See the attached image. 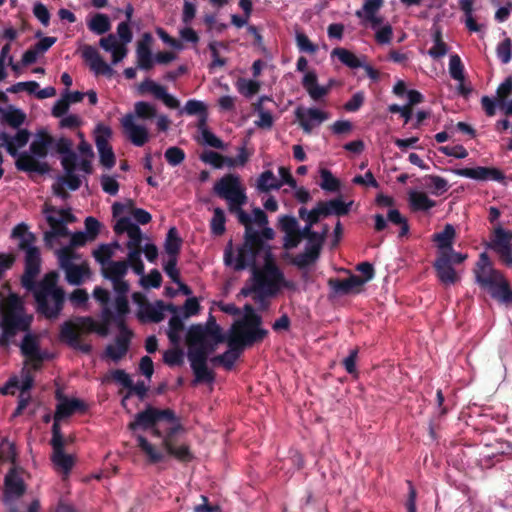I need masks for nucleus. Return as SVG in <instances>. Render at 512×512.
Segmentation results:
<instances>
[{
    "label": "nucleus",
    "mask_w": 512,
    "mask_h": 512,
    "mask_svg": "<svg viewBox=\"0 0 512 512\" xmlns=\"http://www.w3.org/2000/svg\"><path fill=\"white\" fill-rule=\"evenodd\" d=\"M32 322L33 315L27 313L18 294L10 293L5 297L0 292V348L8 347L18 333L26 332L20 344L21 352L31 361L41 363L44 356L40 351L38 336L30 333Z\"/></svg>",
    "instance_id": "1"
},
{
    "label": "nucleus",
    "mask_w": 512,
    "mask_h": 512,
    "mask_svg": "<svg viewBox=\"0 0 512 512\" xmlns=\"http://www.w3.org/2000/svg\"><path fill=\"white\" fill-rule=\"evenodd\" d=\"M262 251L253 250L250 253H245L242 259L244 267L237 268L239 256L234 259L232 241L228 243L224 250L225 265H233L235 271H242L247 268L251 271L250 280L240 290V294L244 297L252 295L253 291H261L266 293V295L278 294V281L281 280V269L272 260L269 250L266 252L265 264L260 268L256 263V258Z\"/></svg>",
    "instance_id": "2"
},
{
    "label": "nucleus",
    "mask_w": 512,
    "mask_h": 512,
    "mask_svg": "<svg viewBox=\"0 0 512 512\" xmlns=\"http://www.w3.org/2000/svg\"><path fill=\"white\" fill-rule=\"evenodd\" d=\"M160 421L171 423L172 426L165 431L163 438V448L168 456H171L182 463L191 462L194 458L187 444L176 445V434L184 431V426L175 412L170 409H158L151 405H147L145 410L138 412L134 416V420L128 424L131 431L149 430L154 428Z\"/></svg>",
    "instance_id": "3"
},
{
    "label": "nucleus",
    "mask_w": 512,
    "mask_h": 512,
    "mask_svg": "<svg viewBox=\"0 0 512 512\" xmlns=\"http://www.w3.org/2000/svg\"><path fill=\"white\" fill-rule=\"evenodd\" d=\"M188 345L187 357L190 362L191 369L194 373V383H211L215 379V374L207 366L208 357L216 350V340L204 337V340Z\"/></svg>",
    "instance_id": "4"
},
{
    "label": "nucleus",
    "mask_w": 512,
    "mask_h": 512,
    "mask_svg": "<svg viewBox=\"0 0 512 512\" xmlns=\"http://www.w3.org/2000/svg\"><path fill=\"white\" fill-rule=\"evenodd\" d=\"M95 330L96 322L91 317H78L76 322L68 320L61 325L59 338L71 348L90 354L92 345L81 341L80 332H94Z\"/></svg>",
    "instance_id": "5"
},
{
    "label": "nucleus",
    "mask_w": 512,
    "mask_h": 512,
    "mask_svg": "<svg viewBox=\"0 0 512 512\" xmlns=\"http://www.w3.org/2000/svg\"><path fill=\"white\" fill-rule=\"evenodd\" d=\"M214 193L228 203V209L232 214L237 215L242 206L247 202V196L241 187L240 179L237 175L227 174L218 180L214 187Z\"/></svg>",
    "instance_id": "6"
},
{
    "label": "nucleus",
    "mask_w": 512,
    "mask_h": 512,
    "mask_svg": "<svg viewBox=\"0 0 512 512\" xmlns=\"http://www.w3.org/2000/svg\"><path fill=\"white\" fill-rule=\"evenodd\" d=\"M28 240L19 241L18 249L25 253L24 272L21 276V284L27 290H32L35 286V279L41 271V253L35 245L36 236L29 235Z\"/></svg>",
    "instance_id": "7"
},
{
    "label": "nucleus",
    "mask_w": 512,
    "mask_h": 512,
    "mask_svg": "<svg viewBox=\"0 0 512 512\" xmlns=\"http://www.w3.org/2000/svg\"><path fill=\"white\" fill-rule=\"evenodd\" d=\"M59 266L65 271L66 280L71 285H81L85 277L91 274L90 267L87 262L80 265L73 263V260L79 259L80 255L71 252L69 248H60L56 251Z\"/></svg>",
    "instance_id": "8"
},
{
    "label": "nucleus",
    "mask_w": 512,
    "mask_h": 512,
    "mask_svg": "<svg viewBox=\"0 0 512 512\" xmlns=\"http://www.w3.org/2000/svg\"><path fill=\"white\" fill-rule=\"evenodd\" d=\"M239 223L245 226L243 244L237 250L239 256V263L237 268H243L244 264L242 259L245 253H250L253 250H265L266 244L261 239L260 233L252 227V218L243 209L236 215Z\"/></svg>",
    "instance_id": "9"
},
{
    "label": "nucleus",
    "mask_w": 512,
    "mask_h": 512,
    "mask_svg": "<svg viewBox=\"0 0 512 512\" xmlns=\"http://www.w3.org/2000/svg\"><path fill=\"white\" fill-rule=\"evenodd\" d=\"M59 275L56 271H51L45 274L43 279L39 283H35L33 293H38V298L41 306L45 305L46 298L52 297L57 304L62 300V295H65V291L58 285Z\"/></svg>",
    "instance_id": "10"
},
{
    "label": "nucleus",
    "mask_w": 512,
    "mask_h": 512,
    "mask_svg": "<svg viewBox=\"0 0 512 512\" xmlns=\"http://www.w3.org/2000/svg\"><path fill=\"white\" fill-rule=\"evenodd\" d=\"M486 247L495 251L506 264H512V231L505 230L501 226H497L493 230V234Z\"/></svg>",
    "instance_id": "11"
},
{
    "label": "nucleus",
    "mask_w": 512,
    "mask_h": 512,
    "mask_svg": "<svg viewBox=\"0 0 512 512\" xmlns=\"http://www.w3.org/2000/svg\"><path fill=\"white\" fill-rule=\"evenodd\" d=\"M204 337H210L216 340V343L225 341V337L221 333V328L212 315L209 316L205 325L193 324L189 327L186 334V342L194 344L204 340Z\"/></svg>",
    "instance_id": "12"
},
{
    "label": "nucleus",
    "mask_w": 512,
    "mask_h": 512,
    "mask_svg": "<svg viewBox=\"0 0 512 512\" xmlns=\"http://www.w3.org/2000/svg\"><path fill=\"white\" fill-rule=\"evenodd\" d=\"M110 136L111 129L109 127L98 126L95 144L99 152L100 163L107 169H111L116 163L115 154L109 144Z\"/></svg>",
    "instance_id": "13"
},
{
    "label": "nucleus",
    "mask_w": 512,
    "mask_h": 512,
    "mask_svg": "<svg viewBox=\"0 0 512 512\" xmlns=\"http://www.w3.org/2000/svg\"><path fill=\"white\" fill-rule=\"evenodd\" d=\"M165 311L175 314L178 307L172 303L165 304L162 300H157L155 304L146 303L138 313V318L142 322L160 323L165 318Z\"/></svg>",
    "instance_id": "14"
},
{
    "label": "nucleus",
    "mask_w": 512,
    "mask_h": 512,
    "mask_svg": "<svg viewBox=\"0 0 512 512\" xmlns=\"http://www.w3.org/2000/svg\"><path fill=\"white\" fill-rule=\"evenodd\" d=\"M121 126L128 139L137 147H142L149 140L148 129L144 125L135 123L132 113L126 114L121 119Z\"/></svg>",
    "instance_id": "15"
},
{
    "label": "nucleus",
    "mask_w": 512,
    "mask_h": 512,
    "mask_svg": "<svg viewBox=\"0 0 512 512\" xmlns=\"http://www.w3.org/2000/svg\"><path fill=\"white\" fill-rule=\"evenodd\" d=\"M294 113L299 125L307 134L311 133L316 125L328 119V113L317 108L297 107Z\"/></svg>",
    "instance_id": "16"
},
{
    "label": "nucleus",
    "mask_w": 512,
    "mask_h": 512,
    "mask_svg": "<svg viewBox=\"0 0 512 512\" xmlns=\"http://www.w3.org/2000/svg\"><path fill=\"white\" fill-rule=\"evenodd\" d=\"M453 172L458 176L480 181L493 180L502 182L505 179L504 173L495 167L478 166L475 168H459L455 169Z\"/></svg>",
    "instance_id": "17"
},
{
    "label": "nucleus",
    "mask_w": 512,
    "mask_h": 512,
    "mask_svg": "<svg viewBox=\"0 0 512 512\" xmlns=\"http://www.w3.org/2000/svg\"><path fill=\"white\" fill-rule=\"evenodd\" d=\"M114 232L117 235L127 233L129 241L127 248H142L143 234L140 227L133 223L129 217H121L114 225Z\"/></svg>",
    "instance_id": "18"
},
{
    "label": "nucleus",
    "mask_w": 512,
    "mask_h": 512,
    "mask_svg": "<svg viewBox=\"0 0 512 512\" xmlns=\"http://www.w3.org/2000/svg\"><path fill=\"white\" fill-rule=\"evenodd\" d=\"M82 57L89 64L90 70L96 75L111 77L114 74L112 67L103 60L94 46L84 45L82 48Z\"/></svg>",
    "instance_id": "19"
},
{
    "label": "nucleus",
    "mask_w": 512,
    "mask_h": 512,
    "mask_svg": "<svg viewBox=\"0 0 512 512\" xmlns=\"http://www.w3.org/2000/svg\"><path fill=\"white\" fill-rule=\"evenodd\" d=\"M364 284L365 280H362V277L355 274H350L346 279L330 278L328 280V286L334 295L359 293Z\"/></svg>",
    "instance_id": "20"
},
{
    "label": "nucleus",
    "mask_w": 512,
    "mask_h": 512,
    "mask_svg": "<svg viewBox=\"0 0 512 512\" xmlns=\"http://www.w3.org/2000/svg\"><path fill=\"white\" fill-rule=\"evenodd\" d=\"M153 37L149 32H145L137 43L136 57L138 68L148 71L154 65L151 44Z\"/></svg>",
    "instance_id": "21"
},
{
    "label": "nucleus",
    "mask_w": 512,
    "mask_h": 512,
    "mask_svg": "<svg viewBox=\"0 0 512 512\" xmlns=\"http://www.w3.org/2000/svg\"><path fill=\"white\" fill-rule=\"evenodd\" d=\"M433 268L436 272L438 280L443 285H454L460 280V276L449 263L447 256L444 254L442 256L436 257L433 263Z\"/></svg>",
    "instance_id": "22"
},
{
    "label": "nucleus",
    "mask_w": 512,
    "mask_h": 512,
    "mask_svg": "<svg viewBox=\"0 0 512 512\" xmlns=\"http://www.w3.org/2000/svg\"><path fill=\"white\" fill-rule=\"evenodd\" d=\"M15 161V166L17 170L27 173H38V174H46L50 170V166L46 162L38 161L34 155L28 152L19 153Z\"/></svg>",
    "instance_id": "23"
},
{
    "label": "nucleus",
    "mask_w": 512,
    "mask_h": 512,
    "mask_svg": "<svg viewBox=\"0 0 512 512\" xmlns=\"http://www.w3.org/2000/svg\"><path fill=\"white\" fill-rule=\"evenodd\" d=\"M229 349L224 353L214 356L210 359L214 365H222L226 370H231L235 362L240 357L243 348L238 344V339L232 336L227 341Z\"/></svg>",
    "instance_id": "24"
},
{
    "label": "nucleus",
    "mask_w": 512,
    "mask_h": 512,
    "mask_svg": "<svg viewBox=\"0 0 512 512\" xmlns=\"http://www.w3.org/2000/svg\"><path fill=\"white\" fill-rule=\"evenodd\" d=\"M29 138L30 132L27 129H19L14 136L1 132L0 140L2 143L0 147H5L12 157H16L19 154L18 149L24 147L28 143Z\"/></svg>",
    "instance_id": "25"
},
{
    "label": "nucleus",
    "mask_w": 512,
    "mask_h": 512,
    "mask_svg": "<svg viewBox=\"0 0 512 512\" xmlns=\"http://www.w3.org/2000/svg\"><path fill=\"white\" fill-rule=\"evenodd\" d=\"M35 300V310L38 315L43 316L45 319L50 321L56 320L59 318L66 301V295H62V300L59 304L54 302L55 300L52 297L48 296L45 301V305L41 306L38 298V293H33Z\"/></svg>",
    "instance_id": "26"
},
{
    "label": "nucleus",
    "mask_w": 512,
    "mask_h": 512,
    "mask_svg": "<svg viewBox=\"0 0 512 512\" xmlns=\"http://www.w3.org/2000/svg\"><path fill=\"white\" fill-rule=\"evenodd\" d=\"M56 398L60 401L56 406V419L62 420L73 415L75 412H84L86 410V404L79 399H68L61 395L60 392L56 393Z\"/></svg>",
    "instance_id": "27"
},
{
    "label": "nucleus",
    "mask_w": 512,
    "mask_h": 512,
    "mask_svg": "<svg viewBox=\"0 0 512 512\" xmlns=\"http://www.w3.org/2000/svg\"><path fill=\"white\" fill-rule=\"evenodd\" d=\"M509 285V282L506 280L502 272H499L497 276H493L489 279H483L482 284L479 286L488 291L492 298L502 302L505 294L504 291L508 289Z\"/></svg>",
    "instance_id": "28"
},
{
    "label": "nucleus",
    "mask_w": 512,
    "mask_h": 512,
    "mask_svg": "<svg viewBox=\"0 0 512 512\" xmlns=\"http://www.w3.org/2000/svg\"><path fill=\"white\" fill-rule=\"evenodd\" d=\"M301 84L309 96L315 101L320 100L330 91V86H320L318 84V77L315 71H308L304 75Z\"/></svg>",
    "instance_id": "29"
},
{
    "label": "nucleus",
    "mask_w": 512,
    "mask_h": 512,
    "mask_svg": "<svg viewBox=\"0 0 512 512\" xmlns=\"http://www.w3.org/2000/svg\"><path fill=\"white\" fill-rule=\"evenodd\" d=\"M268 335V331L260 326L254 328L239 329L232 337L238 339V344L244 349L254 343L261 342Z\"/></svg>",
    "instance_id": "30"
},
{
    "label": "nucleus",
    "mask_w": 512,
    "mask_h": 512,
    "mask_svg": "<svg viewBox=\"0 0 512 512\" xmlns=\"http://www.w3.org/2000/svg\"><path fill=\"white\" fill-rule=\"evenodd\" d=\"M473 272L475 282L478 285H481L483 279H489L492 278L493 276H497L500 271L493 267L489 255L486 252H482L479 255V259L475 265Z\"/></svg>",
    "instance_id": "31"
},
{
    "label": "nucleus",
    "mask_w": 512,
    "mask_h": 512,
    "mask_svg": "<svg viewBox=\"0 0 512 512\" xmlns=\"http://www.w3.org/2000/svg\"><path fill=\"white\" fill-rule=\"evenodd\" d=\"M0 114L2 123L7 124L14 129H19L26 120V114L21 109L16 108L13 105H9L6 108L0 106Z\"/></svg>",
    "instance_id": "32"
},
{
    "label": "nucleus",
    "mask_w": 512,
    "mask_h": 512,
    "mask_svg": "<svg viewBox=\"0 0 512 512\" xmlns=\"http://www.w3.org/2000/svg\"><path fill=\"white\" fill-rule=\"evenodd\" d=\"M53 143L54 138L47 132L41 131L30 144V153L38 158H45L48 155V150Z\"/></svg>",
    "instance_id": "33"
},
{
    "label": "nucleus",
    "mask_w": 512,
    "mask_h": 512,
    "mask_svg": "<svg viewBox=\"0 0 512 512\" xmlns=\"http://www.w3.org/2000/svg\"><path fill=\"white\" fill-rule=\"evenodd\" d=\"M129 338L124 336H118L115 340V345L109 344L105 349V356L118 362L128 352L129 349Z\"/></svg>",
    "instance_id": "34"
},
{
    "label": "nucleus",
    "mask_w": 512,
    "mask_h": 512,
    "mask_svg": "<svg viewBox=\"0 0 512 512\" xmlns=\"http://www.w3.org/2000/svg\"><path fill=\"white\" fill-rule=\"evenodd\" d=\"M5 489L8 494L20 497L25 493L26 487L23 479L17 474L14 468L10 469L5 476Z\"/></svg>",
    "instance_id": "35"
},
{
    "label": "nucleus",
    "mask_w": 512,
    "mask_h": 512,
    "mask_svg": "<svg viewBox=\"0 0 512 512\" xmlns=\"http://www.w3.org/2000/svg\"><path fill=\"white\" fill-rule=\"evenodd\" d=\"M128 272V263L124 261H110L101 268L102 276L110 281L124 278Z\"/></svg>",
    "instance_id": "36"
},
{
    "label": "nucleus",
    "mask_w": 512,
    "mask_h": 512,
    "mask_svg": "<svg viewBox=\"0 0 512 512\" xmlns=\"http://www.w3.org/2000/svg\"><path fill=\"white\" fill-rule=\"evenodd\" d=\"M456 232L451 224H446L441 232L434 233L432 240L437 244L438 252H443L453 246Z\"/></svg>",
    "instance_id": "37"
},
{
    "label": "nucleus",
    "mask_w": 512,
    "mask_h": 512,
    "mask_svg": "<svg viewBox=\"0 0 512 512\" xmlns=\"http://www.w3.org/2000/svg\"><path fill=\"white\" fill-rule=\"evenodd\" d=\"M138 447L147 456L148 462L151 464H157L165 460L166 455L160 450L156 449L144 436L138 435L136 437Z\"/></svg>",
    "instance_id": "38"
},
{
    "label": "nucleus",
    "mask_w": 512,
    "mask_h": 512,
    "mask_svg": "<svg viewBox=\"0 0 512 512\" xmlns=\"http://www.w3.org/2000/svg\"><path fill=\"white\" fill-rule=\"evenodd\" d=\"M52 461L65 474H68L74 466L73 457L64 452V444L59 447L53 446Z\"/></svg>",
    "instance_id": "39"
},
{
    "label": "nucleus",
    "mask_w": 512,
    "mask_h": 512,
    "mask_svg": "<svg viewBox=\"0 0 512 512\" xmlns=\"http://www.w3.org/2000/svg\"><path fill=\"white\" fill-rule=\"evenodd\" d=\"M409 205L411 210L428 211L436 205V202L430 199L424 192L411 191L409 193Z\"/></svg>",
    "instance_id": "40"
},
{
    "label": "nucleus",
    "mask_w": 512,
    "mask_h": 512,
    "mask_svg": "<svg viewBox=\"0 0 512 512\" xmlns=\"http://www.w3.org/2000/svg\"><path fill=\"white\" fill-rule=\"evenodd\" d=\"M331 56H336L342 64L351 69H356L363 66V63L360 61V59L353 52L346 48H334L331 52Z\"/></svg>",
    "instance_id": "41"
},
{
    "label": "nucleus",
    "mask_w": 512,
    "mask_h": 512,
    "mask_svg": "<svg viewBox=\"0 0 512 512\" xmlns=\"http://www.w3.org/2000/svg\"><path fill=\"white\" fill-rule=\"evenodd\" d=\"M88 29L97 34V35H103L110 31L111 29V22L109 17L106 14L103 13H96L88 22H87Z\"/></svg>",
    "instance_id": "42"
},
{
    "label": "nucleus",
    "mask_w": 512,
    "mask_h": 512,
    "mask_svg": "<svg viewBox=\"0 0 512 512\" xmlns=\"http://www.w3.org/2000/svg\"><path fill=\"white\" fill-rule=\"evenodd\" d=\"M322 209H326L329 215L345 216L349 213L352 202L345 203L341 197L329 201H320Z\"/></svg>",
    "instance_id": "43"
},
{
    "label": "nucleus",
    "mask_w": 512,
    "mask_h": 512,
    "mask_svg": "<svg viewBox=\"0 0 512 512\" xmlns=\"http://www.w3.org/2000/svg\"><path fill=\"white\" fill-rule=\"evenodd\" d=\"M256 186L260 192H269L273 189H280L282 182H279L271 170H266L259 175Z\"/></svg>",
    "instance_id": "44"
},
{
    "label": "nucleus",
    "mask_w": 512,
    "mask_h": 512,
    "mask_svg": "<svg viewBox=\"0 0 512 512\" xmlns=\"http://www.w3.org/2000/svg\"><path fill=\"white\" fill-rule=\"evenodd\" d=\"M182 240L178 236L177 229L175 227H172L169 229L166 240H165V251L168 254V257H178V254L180 252Z\"/></svg>",
    "instance_id": "45"
},
{
    "label": "nucleus",
    "mask_w": 512,
    "mask_h": 512,
    "mask_svg": "<svg viewBox=\"0 0 512 512\" xmlns=\"http://www.w3.org/2000/svg\"><path fill=\"white\" fill-rule=\"evenodd\" d=\"M226 217L224 210L220 207H216L213 210V216L210 221V229L213 235L222 236L225 231Z\"/></svg>",
    "instance_id": "46"
},
{
    "label": "nucleus",
    "mask_w": 512,
    "mask_h": 512,
    "mask_svg": "<svg viewBox=\"0 0 512 512\" xmlns=\"http://www.w3.org/2000/svg\"><path fill=\"white\" fill-rule=\"evenodd\" d=\"M200 159L209 163L215 168H221L225 163L229 166L235 165V161L232 158L225 157L215 151H206L201 154Z\"/></svg>",
    "instance_id": "47"
},
{
    "label": "nucleus",
    "mask_w": 512,
    "mask_h": 512,
    "mask_svg": "<svg viewBox=\"0 0 512 512\" xmlns=\"http://www.w3.org/2000/svg\"><path fill=\"white\" fill-rule=\"evenodd\" d=\"M169 329L167 332V336L171 343L177 344L180 341V332L184 330V323L182 318L177 315V313L173 314V316L169 320Z\"/></svg>",
    "instance_id": "48"
},
{
    "label": "nucleus",
    "mask_w": 512,
    "mask_h": 512,
    "mask_svg": "<svg viewBox=\"0 0 512 512\" xmlns=\"http://www.w3.org/2000/svg\"><path fill=\"white\" fill-rule=\"evenodd\" d=\"M184 111L188 115H202L198 127L201 128L206 125V106L203 102L195 99L188 100L185 104Z\"/></svg>",
    "instance_id": "49"
},
{
    "label": "nucleus",
    "mask_w": 512,
    "mask_h": 512,
    "mask_svg": "<svg viewBox=\"0 0 512 512\" xmlns=\"http://www.w3.org/2000/svg\"><path fill=\"white\" fill-rule=\"evenodd\" d=\"M236 88L241 95L246 98H251L259 92L261 85L255 80L239 78L236 82Z\"/></svg>",
    "instance_id": "50"
},
{
    "label": "nucleus",
    "mask_w": 512,
    "mask_h": 512,
    "mask_svg": "<svg viewBox=\"0 0 512 512\" xmlns=\"http://www.w3.org/2000/svg\"><path fill=\"white\" fill-rule=\"evenodd\" d=\"M134 118L150 120L156 117L157 110L154 105L145 101H138L134 104Z\"/></svg>",
    "instance_id": "51"
},
{
    "label": "nucleus",
    "mask_w": 512,
    "mask_h": 512,
    "mask_svg": "<svg viewBox=\"0 0 512 512\" xmlns=\"http://www.w3.org/2000/svg\"><path fill=\"white\" fill-rule=\"evenodd\" d=\"M321 183L320 187L329 192H336L340 189V181L333 176L332 172L328 169H321L320 171Z\"/></svg>",
    "instance_id": "52"
},
{
    "label": "nucleus",
    "mask_w": 512,
    "mask_h": 512,
    "mask_svg": "<svg viewBox=\"0 0 512 512\" xmlns=\"http://www.w3.org/2000/svg\"><path fill=\"white\" fill-rule=\"evenodd\" d=\"M244 311V321L240 324V329L254 328L261 325L262 317L255 312L252 305L246 304Z\"/></svg>",
    "instance_id": "53"
},
{
    "label": "nucleus",
    "mask_w": 512,
    "mask_h": 512,
    "mask_svg": "<svg viewBox=\"0 0 512 512\" xmlns=\"http://www.w3.org/2000/svg\"><path fill=\"white\" fill-rule=\"evenodd\" d=\"M424 179L427 187L432 188V193L435 195H441L449 188L448 181L443 177L437 175H426Z\"/></svg>",
    "instance_id": "54"
},
{
    "label": "nucleus",
    "mask_w": 512,
    "mask_h": 512,
    "mask_svg": "<svg viewBox=\"0 0 512 512\" xmlns=\"http://www.w3.org/2000/svg\"><path fill=\"white\" fill-rule=\"evenodd\" d=\"M449 73L450 76L459 82L465 79L464 66L458 54H452L449 60Z\"/></svg>",
    "instance_id": "55"
},
{
    "label": "nucleus",
    "mask_w": 512,
    "mask_h": 512,
    "mask_svg": "<svg viewBox=\"0 0 512 512\" xmlns=\"http://www.w3.org/2000/svg\"><path fill=\"white\" fill-rule=\"evenodd\" d=\"M92 255L102 268L112 261L111 258L114 255V251L109 244H101L92 252Z\"/></svg>",
    "instance_id": "56"
},
{
    "label": "nucleus",
    "mask_w": 512,
    "mask_h": 512,
    "mask_svg": "<svg viewBox=\"0 0 512 512\" xmlns=\"http://www.w3.org/2000/svg\"><path fill=\"white\" fill-rule=\"evenodd\" d=\"M295 40L297 48L300 52L315 54L318 51V45L311 42L308 36L303 32L297 31Z\"/></svg>",
    "instance_id": "57"
},
{
    "label": "nucleus",
    "mask_w": 512,
    "mask_h": 512,
    "mask_svg": "<svg viewBox=\"0 0 512 512\" xmlns=\"http://www.w3.org/2000/svg\"><path fill=\"white\" fill-rule=\"evenodd\" d=\"M115 309L119 320V328L125 330L124 316L129 313V302L127 296L117 295L115 298Z\"/></svg>",
    "instance_id": "58"
},
{
    "label": "nucleus",
    "mask_w": 512,
    "mask_h": 512,
    "mask_svg": "<svg viewBox=\"0 0 512 512\" xmlns=\"http://www.w3.org/2000/svg\"><path fill=\"white\" fill-rule=\"evenodd\" d=\"M496 54L498 59L503 64H507L512 59V41L509 37H506L496 47Z\"/></svg>",
    "instance_id": "59"
},
{
    "label": "nucleus",
    "mask_w": 512,
    "mask_h": 512,
    "mask_svg": "<svg viewBox=\"0 0 512 512\" xmlns=\"http://www.w3.org/2000/svg\"><path fill=\"white\" fill-rule=\"evenodd\" d=\"M163 361L169 366H181L184 363V352L180 348L169 349L164 352Z\"/></svg>",
    "instance_id": "60"
},
{
    "label": "nucleus",
    "mask_w": 512,
    "mask_h": 512,
    "mask_svg": "<svg viewBox=\"0 0 512 512\" xmlns=\"http://www.w3.org/2000/svg\"><path fill=\"white\" fill-rule=\"evenodd\" d=\"M383 3L384 0H365L362 10H358L356 12V16L362 18L365 16H372L373 14H377L383 6Z\"/></svg>",
    "instance_id": "61"
},
{
    "label": "nucleus",
    "mask_w": 512,
    "mask_h": 512,
    "mask_svg": "<svg viewBox=\"0 0 512 512\" xmlns=\"http://www.w3.org/2000/svg\"><path fill=\"white\" fill-rule=\"evenodd\" d=\"M165 159L171 166H178L185 160V152L183 149L172 146L165 151Z\"/></svg>",
    "instance_id": "62"
},
{
    "label": "nucleus",
    "mask_w": 512,
    "mask_h": 512,
    "mask_svg": "<svg viewBox=\"0 0 512 512\" xmlns=\"http://www.w3.org/2000/svg\"><path fill=\"white\" fill-rule=\"evenodd\" d=\"M497 102L501 106L506 104V99L512 94V76L507 77L497 88Z\"/></svg>",
    "instance_id": "63"
},
{
    "label": "nucleus",
    "mask_w": 512,
    "mask_h": 512,
    "mask_svg": "<svg viewBox=\"0 0 512 512\" xmlns=\"http://www.w3.org/2000/svg\"><path fill=\"white\" fill-rule=\"evenodd\" d=\"M148 388L143 381H138L136 384L132 382V386L128 387V392L121 401L122 406L126 405V400L135 394L140 400H144L147 395Z\"/></svg>",
    "instance_id": "64"
}]
</instances>
